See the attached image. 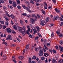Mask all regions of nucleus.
<instances>
[{
    "mask_svg": "<svg viewBox=\"0 0 63 63\" xmlns=\"http://www.w3.org/2000/svg\"><path fill=\"white\" fill-rule=\"evenodd\" d=\"M29 37L30 38H33L34 37H32V35L31 34H30L29 35Z\"/></svg>",
    "mask_w": 63,
    "mask_h": 63,
    "instance_id": "36",
    "label": "nucleus"
},
{
    "mask_svg": "<svg viewBox=\"0 0 63 63\" xmlns=\"http://www.w3.org/2000/svg\"><path fill=\"white\" fill-rule=\"evenodd\" d=\"M6 31L7 32L9 33H12V31L11 30L10 28H7L6 29Z\"/></svg>",
    "mask_w": 63,
    "mask_h": 63,
    "instance_id": "4",
    "label": "nucleus"
},
{
    "mask_svg": "<svg viewBox=\"0 0 63 63\" xmlns=\"http://www.w3.org/2000/svg\"><path fill=\"white\" fill-rule=\"evenodd\" d=\"M11 35H8V39L9 40H12V38H11Z\"/></svg>",
    "mask_w": 63,
    "mask_h": 63,
    "instance_id": "9",
    "label": "nucleus"
},
{
    "mask_svg": "<svg viewBox=\"0 0 63 63\" xmlns=\"http://www.w3.org/2000/svg\"><path fill=\"white\" fill-rule=\"evenodd\" d=\"M9 4H12V1L11 0H9Z\"/></svg>",
    "mask_w": 63,
    "mask_h": 63,
    "instance_id": "49",
    "label": "nucleus"
},
{
    "mask_svg": "<svg viewBox=\"0 0 63 63\" xmlns=\"http://www.w3.org/2000/svg\"><path fill=\"white\" fill-rule=\"evenodd\" d=\"M34 49L37 52L39 50V47H37L36 48H35Z\"/></svg>",
    "mask_w": 63,
    "mask_h": 63,
    "instance_id": "15",
    "label": "nucleus"
},
{
    "mask_svg": "<svg viewBox=\"0 0 63 63\" xmlns=\"http://www.w3.org/2000/svg\"><path fill=\"white\" fill-rule=\"evenodd\" d=\"M52 62L53 63H57V61L55 59H52Z\"/></svg>",
    "mask_w": 63,
    "mask_h": 63,
    "instance_id": "8",
    "label": "nucleus"
},
{
    "mask_svg": "<svg viewBox=\"0 0 63 63\" xmlns=\"http://www.w3.org/2000/svg\"><path fill=\"white\" fill-rule=\"evenodd\" d=\"M52 51H53V53H56V52H57L56 51V50H55L54 49H53Z\"/></svg>",
    "mask_w": 63,
    "mask_h": 63,
    "instance_id": "26",
    "label": "nucleus"
},
{
    "mask_svg": "<svg viewBox=\"0 0 63 63\" xmlns=\"http://www.w3.org/2000/svg\"><path fill=\"white\" fill-rule=\"evenodd\" d=\"M36 5L37 6H40V4L39 3H36Z\"/></svg>",
    "mask_w": 63,
    "mask_h": 63,
    "instance_id": "33",
    "label": "nucleus"
},
{
    "mask_svg": "<svg viewBox=\"0 0 63 63\" xmlns=\"http://www.w3.org/2000/svg\"><path fill=\"white\" fill-rule=\"evenodd\" d=\"M22 29H23V30H24V31H25V26L23 27Z\"/></svg>",
    "mask_w": 63,
    "mask_h": 63,
    "instance_id": "52",
    "label": "nucleus"
},
{
    "mask_svg": "<svg viewBox=\"0 0 63 63\" xmlns=\"http://www.w3.org/2000/svg\"><path fill=\"white\" fill-rule=\"evenodd\" d=\"M36 62L34 61H32V63H36Z\"/></svg>",
    "mask_w": 63,
    "mask_h": 63,
    "instance_id": "60",
    "label": "nucleus"
},
{
    "mask_svg": "<svg viewBox=\"0 0 63 63\" xmlns=\"http://www.w3.org/2000/svg\"><path fill=\"white\" fill-rule=\"evenodd\" d=\"M15 29V30H17V28L16 26H14L13 27Z\"/></svg>",
    "mask_w": 63,
    "mask_h": 63,
    "instance_id": "50",
    "label": "nucleus"
},
{
    "mask_svg": "<svg viewBox=\"0 0 63 63\" xmlns=\"http://www.w3.org/2000/svg\"><path fill=\"white\" fill-rule=\"evenodd\" d=\"M52 1L54 3V4H55L56 3V0H52Z\"/></svg>",
    "mask_w": 63,
    "mask_h": 63,
    "instance_id": "53",
    "label": "nucleus"
},
{
    "mask_svg": "<svg viewBox=\"0 0 63 63\" xmlns=\"http://www.w3.org/2000/svg\"><path fill=\"white\" fill-rule=\"evenodd\" d=\"M3 27V26L1 24H0V30L1 29V28H2Z\"/></svg>",
    "mask_w": 63,
    "mask_h": 63,
    "instance_id": "51",
    "label": "nucleus"
},
{
    "mask_svg": "<svg viewBox=\"0 0 63 63\" xmlns=\"http://www.w3.org/2000/svg\"><path fill=\"white\" fill-rule=\"evenodd\" d=\"M36 28L38 31V32H39L40 28V27H39L38 26H37L36 27Z\"/></svg>",
    "mask_w": 63,
    "mask_h": 63,
    "instance_id": "11",
    "label": "nucleus"
},
{
    "mask_svg": "<svg viewBox=\"0 0 63 63\" xmlns=\"http://www.w3.org/2000/svg\"><path fill=\"white\" fill-rule=\"evenodd\" d=\"M19 22L22 25H23V21H22V20H20L19 21Z\"/></svg>",
    "mask_w": 63,
    "mask_h": 63,
    "instance_id": "12",
    "label": "nucleus"
},
{
    "mask_svg": "<svg viewBox=\"0 0 63 63\" xmlns=\"http://www.w3.org/2000/svg\"><path fill=\"white\" fill-rule=\"evenodd\" d=\"M30 2L31 3H32V4H34V2L32 0H31Z\"/></svg>",
    "mask_w": 63,
    "mask_h": 63,
    "instance_id": "25",
    "label": "nucleus"
},
{
    "mask_svg": "<svg viewBox=\"0 0 63 63\" xmlns=\"http://www.w3.org/2000/svg\"><path fill=\"white\" fill-rule=\"evenodd\" d=\"M38 35L39 37H40V38L42 37V35H41V33H38Z\"/></svg>",
    "mask_w": 63,
    "mask_h": 63,
    "instance_id": "59",
    "label": "nucleus"
},
{
    "mask_svg": "<svg viewBox=\"0 0 63 63\" xmlns=\"http://www.w3.org/2000/svg\"><path fill=\"white\" fill-rule=\"evenodd\" d=\"M29 32H28L27 31H26V33L28 35H30V33Z\"/></svg>",
    "mask_w": 63,
    "mask_h": 63,
    "instance_id": "45",
    "label": "nucleus"
},
{
    "mask_svg": "<svg viewBox=\"0 0 63 63\" xmlns=\"http://www.w3.org/2000/svg\"><path fill=\"white\" fill-rule=\"evenodd\" d=\"M26 9L27 11H29V10H30L29 9V8L27 7H26Z\"/></svg>",
    "mask_w": 63,
    "mask_h": 63,
    "instance_id": "28",
    "label": "nucleus"
},
{
    "mask_svg": "<svg viewBox=\"0 0 63 63\" xmlns=\"http://www.w3.org/2000/svg\"><path fill=\"white\" fill-rule=\"evenodd\" d=\"M10 17L13 19H15V16L14 15H13V14L10 15Z\"/></svg>",
    "mask_w": 63,
    "mask_h": 63,
    "instance_id": "10",
    "label": "nucleus"
},
{
    "mask_svg": "<svg viewBox=\"0 0 63 63\" xmlns=\"http://www.w3.org/2000/svg\"><path fill=\"white\" fill-rule=\"evenodd\" d=\"M63 22H61V24H60V25L61 27L63 26Z\"/></svg>",
    "mask_w": 63,
    "mask_h": 63,
    "instance_id": "42",
    "label": "nucleus"
},
{
    "mask_svg": "<svg viewBox=\"0 0 63 63\" xmlns=\"http://www.w3.org/2000/svg\"><path fill=\"white\" fill-rule=\"evenodd\" d=\"M51 7L50 6L48 7V9H50V10H51Z\"/></svg>",
    "mask_w": 63,
    "mask_h": 63,
    "instance_id": "55",
    "label": "nucleus"
},
{
    "mask_svg": "<svg viewBox=\"0 0 63 63\" xmlns=\"http://www.w3.org/2000/svg\"><path fill=\"white\" fill-rule=\"evenodd\" d=\"M37 16H38V18H41V16L39 15V14L37 15Z\"/></svg>",
    "mask_w": 63,
    "mask_h": 63,
    "instance_id": "39",
    "label": "nucleus"
},
{
    "mask_svg": "<svg viewBox=\"0 0 63 63\" xmlns=\"http://www.w3.org/2000/svg\"><path fill=\"white\" fill-rule=\"evenodd\" d=\"M59 37H63V34H62V33H61L60 34Z\"/></svg>",
    "mask_w": 63,
    "mask_h": 63,
    "instance_id": "35",
    "label": "nucleus"
},
{
    "mask_svg": "<svg viewBox=\"0 0 63 63\" xmlns=\"http://www.w3.org/2000/svg\"><path fill=\"white\" fill-rule=\"evenodd\" d=\"M18 30L20 33H21L23 36L25 35V34H26V32L25 31H24L23 32V29L21 27L19 26L17 27Z\"/></svg>",
    "mask_w": 63,
    "mask_h": 63,
    "instance_id": "1",
    "label": "nucleus"
},
{
    "mask_svg": "<svg viewBox=\"0 0 63 63\" xmlns=\"http://www.w3.org/2000/svg\"><path fill=\"white\" fill-rule=\"evenodd\" d=\"M13 3L12 4V5L14 7V8H15V7H16V6H17V4L16 3V2L14 0H13L12 1Z\"/></svg>",
    "mask_w": 63,
    "mask_h": 63,
    "instance_id": "2",
    "label": "nucleus"
},
{
    "mask_svg": "<svg viewBox=\"0 0 63 63\" xmlns=\"http://www.w3.org/2000/svg\"><path fill=\"white\" fill-rule=\"evenodd\" d=\"M49 50L50 52H51V53H52V49H49Z\"/></svg>",
    "mask_w": 63,
    "mask_h": 63,
    "instance_id": "56",
    "label": "nucleus"
},
{
    "mask_svg": "<svg viewBox=\"0 0 63 63\" xmlns=\"http://www.w3.org/2000/svg\"><path fill=\"white\" fill-rule=\"evenodd\" d=\"M5 19L7 21H9V18L8 17H7Z\"/></svg>",
    "mask_w": 63,
    "mask_h": 63,
    "instance_id": "62",
    "label": "nucleus"
},
{
    "mask_svg": "<svg viewBox=\"0 0 63 63\" xmlns=\"http://www.w3.org/2000/svg\"><path fill=\"white\" fill-rule=\"evenodd\" d=\"M47 45L48 47H49V46H50V43H48L47 44Z\"/></svg>",
    "mask_w": 63,
    "mask_h": 63,
    "instance_id": "61",
    "label": "nucleus"
},
{
    "mask_svg": "<svg viewBox=\"0 0 63 63\" xmlns=\"http://www.w3.org/2000/svg\"><path fill=\"white\" fill-rule=\"evenodd\" d=\"M58 63H62V60L60 59L58 61Z\"/></svg>",
    "mask_w": 63,
    "mask_h": 63,
    "instance_id": "31",
    "label": "nucleus"
},
{
    "mask_svg": "<svg viewBox=\"0 0 63 63\" xmlns=\"http://www.w3.org/2000/svg\"><path fill=\"white\" fill-rule=\"evenodd\" d=\"M41 12H42V13L44 15H45L46 14V12H45V11L43 9H42L41 10Z\"/></svg>",
    "mask_w": 63,
    "mask_h": 63,
    "instance_id": "14",
    "label": "nucleus"
},
{
    "mask_svg": "<svg viewBox=\"0 0 63 63\" xmlns=\"http://www.w3.org/2000/svg\"><path fill=\"white\" fill-rule=\"evenodd\" d=\"M35 40L36 41L37 40H38V39H39V36H37L35 38Z\"/></svg>",
    "mask_w": 63,
    "mask_h": 63,
    "instance_id": "29",
    "label": "nucleus"
},
{
    "mask_svg": "<svg viewBox=\"0 0 63 63\" xmlns=\"http://www.w3.org/2000/svg\"><path fill=\"white\" fill-rule=\"evenodd\" d=\"M35 20H38V17H37V16H35Z\"/></svg>",
    "mask_w": 63,
    "mask_h": 63,
    "instance_id": "32",
    "label": "nucleus"
},
{
    "mask_svg": "<svg viewBox=\"0 0 63 63\" xmlns=\"http://www.w3.org/2000/svg\"><path fill=\"white\" fill-rule=\"evenodd\" d=\"M47 40L45 39L44 40V43L46 44H47Z\"/></svg>",
    "mask_w": 63,
    "mask_h": 63,
    "instance_id": "43",
    "label": "nucleus"
},
{
    "mask_svg": "<svg viewBox=\"0 0 63 63\" xmlns=\"http://www.w3.org/2000/svg\"><path fill=\"white\" fill-rule=\"evenodd\" d=\"M36 16V15L33 14L32 15L31 17H34V16Z\"/></svg>",
    "mask_w": 63,
    "mask_h": 63,
    "instance_id": "38",
    "label": "nucleus"
},
{
    "mask_svg": "<svg viewBox=\"0 0 63 63\" xmlns=\"http://www.w3.org/2000/svg\"><path fill=\"white\" fill-rule=\"evenodd\" d=\"M40 24L42 26H44V25H45V24H44V23H40Z\"/></svg>",
    "mask_w": 63,
    "mask_h": 63,
    "instance_id": "57",
    "label": "nucleus"
},
{
    "mask_svg": "<svg viewBox=\"0 0 63 63\" xmlns=\"http://www.w3.org/2000/svg\"><path fill=\"white\" fill-rule=\"evenodd\" d=\"M55 10L57 13H60V10L59 9H58L57 8H55Z\"/></svg>",
    "mask_w": 63,
    "mask_h": 63,
    "instance_id": "5",
    "label": "nucleus"
},
{
    "mask_svg": "<svg viewBox=\"0 0 63 63\" xmlns=\"http://www.w3.org/2000/svg\"><path fill=\"white\" fill-rule=\"evenodd\" d=\"M17 7L18 9H21V7H20V6L19 5H18L17 6Z\"/></svg>",
    "mask_w": 63,
    "mask_h": 63,
    "instance_id": "46",
    "label": "nucleus"
},
{
    "mask_svg": "<svg viewBox=\"0 0 63 63\" xmlns=\"http://www.w3.org/2000/svg\"><path fill=\"white\" fill-rule=\"evenodd\" d=\"M37 31L35 30L34 31V32L33 33V35H35V33H37Z\"/></svg>",
    "mask_w": 63,
    "mask_h": 63,
    "instance_id": "37",
    "label": "nucleus"
},
{
    "mask_svg": "<svg viewBox=\"0 0 63 63\" xmlns=\"http://www.w3.org/2000/svg\"><path fill=\"white\" fill-rule=\"evenodd\" d=\"M36 46H33V45H32V49L31 50H33V49H34V48H36Z\"/></svg>",
    "mask_w": 63,
    "mask_h": 63,
    "instance_id": "18",
    "label": "nucleus"
},
{
    "mask_svg": "<svg viewBox=\"0 0 63 63\" xmlns=\"http://www.w3.org/2000/svg\"><path fill=\"white\" fill-rule=\"evenodd\" d=\"M49 55V54H48L47 53H44V55L46 57H47L48 55Z\"/></svg>",
    "mask_w": 63,
    "mask_h": 63,
    "instance_id": "16",
    "label": "nucleus"
},
{
    "mask_svg": "<svg viewBox=\"0 0 63 63\" xmlns=\"http://www.w3.org/2000/svg\"><path fill=\"white\" fill-rule=\"evenodd\" d=\"M4 2L5 1L3 0H0V3L3 4V3H4Z\"/></svg>",
    "mask_w": 63,
    "mask_h": 63,
    "instance_id": "19",
    "label": "nucleus"
},
{
    "mask_svg": "<svg viewBox=\"0 0 63 63\" xmlns=\"http://www.w3.org/2000/svg\"><path fill=\"white\" fill-rule=\"evenodd\" d=\"M43 49L44 50V52H47V50H46L45 49V48H44V47L43 48Z\"/></svg>",
    "mask_w": 63,
    "mask_h": 63,
    "instance_id": "40",
    "label": "nucleus"
},
{
    "mask_svg": "<svg viewBox=\"0 0 63 63\" xmlns=\"http://www.w3.org/2000/svg\"><path fill=\"white\" fill-rule=\"evenodd\" d=\"M56 33H57V34H58V35H59V34H60V32L58 31H56Z\"/></svg>",
    "mask_w": 63,
    "mask_h": 63,
    "instance_id": "44",
    "label": "nucleus"
},
{
    "mask_svg": "<svg viewBox=\"0 0 63 63\" xmlns=\"http://www.w3.org/2000/svg\"><path fill=\"white\" fill-rule=\"evenodd\" d=\"M0 23H1V24H4V21H3L0 20Z\"/></svg>",
    "mask_w": 63,
    "mask_h": 63,
    "instance_id": "27",
    "label": "nucleus"
},
{
    "mask_svg": "<svg viewBox=\"0 0 63 63\" xmlns=\"http://www.w3.org/2000/svg\"><path fill=\"white\" fill-rule=\"evenodd\" d=\"M17 3V4H20V1L19 0H16Z\"/></svg>",
    "mask_w": 63,
    "mask_h": 63,
    "instance_id": "23",
    "label": "nucleus"
},
{
    "mask_svg": "<svg viewBox=\"0 0 63 63\" xmlns=\"http://www.w3.org/2000/svg\"><path fill=\"white\" fill-rule=\"evenodd\" d=\"M44 55L43 51L40 50L39 53V56H42Z\"/></svg>",
    "mask_w": 63,
    "mask_h": 63,
    "instance_id": "3",
    "label": "nucleus"
},
{
    "mask_svg": "<svg viewBox=\"0 0 63 63\" xmlns=\"http://www.w3.org/2000/svg\"><path fill=\"white\" fill-rule=\"evenodd\" d=\"M12 33H13V34H14L16 33V32H15V31H14L13 30L12 31Z\"/></svg>",
    "mask_w": 63,
    "mask_h": 63,
    "instance_id": "47",
    "label": "nucleus"
},
{
    "mask_svg": "<svg viewBox=\"0 0 63 63\" xmlns=\"http://www.w3.org/2000/svg\"><path fill=\"white\" fill-rule=\"evenodd\" d=\"M39 49L40 50H41V51H43V48H42V47L40 46H39Z\"/></svg>",
    "mask_w": 63,
    "mask_h": 63,
    "instance_id": "21",
    "label": "nucleus"
},
{
    "mask_svg": "<svg viewBox=\"0 0 63 63\" xmlns=\"http://www.w3.org/2000/svg\"><path fill=\"white\" fill-rule=\"evenodd\" d=\"M60 44L61 45H62V44H63V41L62 40H61L60 42Z\"/></svg>",
    "mask_w": 63,
    "mask_h": 63,
    "instance_id": "34",
    "label": "nucleus"
},
{
    "mask_svg": "<svg viewBox=\"0 0 63 63\" xmlns=\"http://www.w3.org/2000/svg\"><path fill=\"white\" fill-rule=\"evenodd\" d=\"M29 59L28 60V61L30 63H31V58L30 57H29Z\"/></svg>",
    "mask_w": 63,
    "mask_h": 63,
    "instance_id": "17",
    "label": "nucleus"
},
{
    "mask_svg": "<svg viewBox=\"0 0 63 63\" xmlns=\"http://www.w3.org/2000/svg\"><path fill=\"white\" fill-rule=\"evenodd\" d=\"M37 58V57L35 56H33V57L32 58V59H36Z\"/></svg>",
    "mask_w": 63,
    "mask_h": 63,
    "instance_id": "20",
    "label": "nucleus"
},
{
    "mask_svg": "<svg viewBox=\"0 0 63 63\" xmlns=\"http://www.w3.org/2000/svg\"><path fill=\"white\" fill-rule=\"evenodd\" d=\"M60 21H63V19H62V18H61V17H60Z\"/></svg>",
    "mask_w": 63,
    "mask_h": 63,
    "instance_id": "63",
    "label": "nucleus"
},
{
    "mask_svg": "<svg viewBox=\"0 0 63 63\" xmlns=\"http://www.w3.org/2000/svg\"><path fill=\"white\" fill-rule=\"evenodd\" d=\"M54 34H51V37H53V36H54Z\"/></svg>",
    "mask_w": 63,
    "mask_h": 63,
    "instance_id": "64",
    "label": "nucleus"
},
{
    "mask_svg": "<svg viewBox=\"0 0 63 63\" xmlns=\"http://www.w3.org/2000/svg\"><path fill=\"white\" fill-rule=\"evenodd\" d=\"M22 6L23 8L24 9H26V6L25 5L22 4Z\"/></svg>",
    "mask_w": 63,
    "mask_h": 63,
    "instance_id": "22",
    "label": "nucleus"
},
{
    "mask_svg": "<svg viewBox=\"0 0 63 63\" xmlns=\"http://www.w3.org/2000/svg\"><path fill=\"white\" fill-rule=\"evenodd\" d=\"M59 46L60 51H61L62 52H63V47H62L60 45H59Z\"/></svg>",
    "mask_w": 63,
    "mask_h": 63,
    "instance_id": "7",
    "label": "nucleus"
},
{
    "mask_svg": "<svg viewBox=\"0 0 63 63\" xmlns=\"http://www.w3.org/2000/svg\"><path fill=\"white\" fill-rule=\"evenodd\" d=\"M44 47L45 48V49H46V50H47L48 49V48H47V47H46V46L45 45H44Z\"/></svg>",
    "mask_w": 63,
    "mask_h": 63,
    "instance_id": "30",
    "label": "nucleus"
},
{
    "mask_svg": "<svg viewBox=\"0 0 63 63\" xmlns=\"http://www.w3.org/2000/svg\"><path fill=\"white\" fill-rule=\"evenodd\" d=\"M26 3L28 5H30V2L29 1H27L26 2Z\"/></svg>",
    "mask_w": 63,
    "mask_h": 63,
    "instance_id": "48",
    "label": "nucleus"
},
{
    "mask_svg": "<svg viewBox=\"0 0 63 63\" xmlns=\"http://www.w3.org/2000/svg\"><path fill=\"white\" fill-rule=\"evenodd\" d=\"M48 61L47 60V58H46V60L45 61V63H47V62H48Z\"/></svg>",
    "mask_w": 63,
    "mask_h": 63,
    "instance_id": "41",
    "label": "nucleus"
},
{
    "mask_svg": "<svg viewBox=\"0 0 63 63\" xmlns=\"http://www.w3.org/2000/svg\"><path fill=\"white\" fill-rule=\"evenodd\" d=\"M58 17H59V16H57L54 17V19L55 20H57V18H58Z\"/></svg>",
    "mask_w": 63,
    "mask_h": 63,
    "instance_id": "13",
    "label": "nucleus"
},
{
    "mask_svg": "<svg viewBox=\"0 0 63 63\" xmlns=\"http://www.w3.org/2000/svg\"><path fill=\"white\" fill-rule=\"evenodd\" d=\"M8 23H8V21H7L6 22H5V23L6 25H7V26L8 25Z\"/></svg>",
    "mask_w": 63,
    "mask_h": 63,
    "instance_id": "54",
    "label": "nucleus"
},
{
    "mask_svg": "<svg viewBox=\"0 0 63 63\" xmlns=\"http://www.w3.org/2000/svg\"><path fill=\"white\" fill-rule=\"evenodd\" d=\"M45 57H42L41 58V60H42V61H44V60H45Z\"/></svg>",
    "mask_w": 63,
    "mask_h": 63,
    "instance_id": "24",
    "label": "nucleus"
},
{
    "mask_svg": "<svg viewBox=\"0 0 63 63\" xmlns=\"http://www.w3.org/2000/svg\"><path fill=\"white\" fill-rule=\"evenodd\" d=\"M22 16H27V14L25 13H23L22 14Z\"/></svg>",
    "mask_w": 63,
    "mask_h": 63,
    "instance_id": "58",
    "label": "nucleus"
},
{
    "mask_svg": "<svg viewBox=\"0 0 63 63\" xmlns=\"http://www.w3.org/2000/svg\"><path fill=\"white\" fill-rule=\"evenodd\" d=\"M31 21V23L32 24H34L35 23V19L32 18H31L30 19Z\"/></svg>",
    "mask_w": 63,
    "mask_h": 63,
    "instance_id": "6",
    "label": "nucleus"
}]
</instances>
